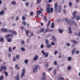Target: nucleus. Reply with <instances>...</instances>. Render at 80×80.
Instances as JSON below:
<instances>
[{"instance_id": "nucleus-1", "label": "nucleus", "mask_w": 80, "mask_h": 80, "mask_svg": "<svg viewBox=\"0 0 80 80\" xmlns=\"http://www.w3.org/2000/svg\"><path fill=\"white\" fill-rule=\"evenodd\" d=\"M54 10L55 12H58V13H60L62 11V6L60 5H59V8H58V10H57V8H58V2H56L55 3V4H54Z\"/></svg>"}, {"instance_id": "nucleus-2", "label": "nucleus", "mask_w": 80, "mask_h": 80, "mask_svg": "<svg viewBox=\"0 0 80 80\" xmlns=\"http://www.w3.org/2000/svg\"><path fill=\"white\" fill-rule=\"evenodd\" d=\"M46 11L48 13H50V12L52 13L53 12V8L52 7L50 8V4H48L47 5V7L46 9Z\"/></svg>"}, {"instance_id": "nucleus-3", "label": "nucleus", "mask_w": 80, "mask_h": 80, "mask_svg": "<svg viewBox=\"0 0 80 80\" xmlns=\"http://www.w3.org/2000/svg\"><path fill=\"white\" fill-rule=\"evenodd\" d=\"M76 13H77L76 11H74L72 13L73 17H71L72 19V20H74V19L76 18V16H77V14H76Z\"/></svg>"}, {"instance_id": "nucleus-4", "label": "nucleus", "mask_w": 80, "mask_h": 80, "mask_svg": "<svg viewBox=\"0 0 80 80\" xmlns=\"http://www.w3.org/2000/svg\"><path fill=\"white\" fill-rule=\"evenodd\" d=\"M41 52L45 58H47L48 57L49 54L48 53H45L43 51H41Z\"/></svg>"}, {"instance_id": "nucleus-5", "label": "nucleus", "mask_w": 80, "mask_h": 80, "mask_svg": "<svg viewBox=\"0 0 80 80\" xmlns=\"http://www.w3.org/2000/svg\"><path fill=\"white\" fill-rule=\"evenodd\" d=\"M25 73V69L23 68L22 71V74L21 75V78H22L24 76V75Z\"/></svg>"}, {"instance_id": "nucleus-6", "label": "nucleus", "mask_w": 80, "mask_h": 80, "mask_svg": "<svg viewBox=\"0 0 80 80\" xmlns=\"http://www.w3.org/2000/svg\"><path fill=\"white\" fill-rule=\"evenodd\" d=\"M7 70V67L5 66H2L0 68V72H2V70Z\"/></svg>"}, {"instance_id": "nucleus-7", "label": "nucleus", "mask_w": 80, "mask_h": 80, "mask_svg": "<svg viewBox=\"0 0 80 80\" xmlns=\"http://www.w3.org/2000/svg\"><path fill=\"white\" fill-rule=\"evenodd\" d=\"M38 68V66L37 65L36 66L34 67L33 70V72H34V73H35V72H36L37 71L38 69L37 68Z\"/></svg>"}, {"instance_id": "nucleus-8", "label": "nucleus", "mask_w": 80, "mask_h": 80, "mask_svg": "<svg viewBox=\"0 0 80 80\" xmlns=\"http://www.w3.org/2000/svg\"><path fill=\"white\" fill-rule=\"evenodd\" d=\"M1 31L2 32L6 33L8 32V29L7 28H2L1 29Z\"/></svg>"}, {"instance_id": "nucleus-9", "label": "nucleus", "mask_w": 80, "mask_h": 80, "mask_svg": "<svg viewBox=\"0 0 80 80\" xmlns=\"http://www.w3.org/2000/svg\"><path fill=\"white\" fill-rule=\"evenodd\" d=\"M52 31H53V30H49L48 29L46 28L45 29L44 31V33H47V32H52Z\"/></svg>"}, {"instance_id": "nucleus-10", "label": "nucleus", "mask_w": 80, "mask_h": 80, "mask_svg": "<svg viewBox=\"0 0 80 80\" xmlns=\"http://www.w3.org/2000/svg\"><path fill=\"white\" fill-rule=\"evenodd\" d=\"M38 59V56L36 55L34 56V58H33V60L34 61H36Z\"/></svg>"}, {"instance_id": "nucleus-11", "label": "nucleus", "mask_w": 80, "mask_h": 80, "mask_svg": "<svg viewBox=\"0 0 80 80\" xmlns=\"http://www.w3.org/2000/svg\"><path fill=\"white\" fill-rule=\"evenodd\" d=\"M65 20L66 23H67L69 25H70V24L71 23V22H70V21L68 20L67 18H66Z\"/></svg>"}, {"instance_id": "nucleus-12", "label": "nucleus", "mask_w": 80, "mask_h": 80, "mask_svg": "<svg viewBox=\"0 0 80 80\" xmlns=\"http://www.w3.org/2000/svg\"><path fill=\"white\" fill-rule=\"evenodd\" d=\"M15 77L16 78V80H20L19 74H18Z\"/></svg>"}, {"instance_id": "nucleus-13", "label": "nucleus", "mask_w": 80, "mask_h": 80, "mask_svg": "<svg viewBox=\"0 0 80 80\" xmlns=\"http://www.w3.org/2000/svg\"><path fill=\"white\" fill-rule=\"evenodd\" d=\"M52 39L53 42H57V39L55 38V37L54 36H52Z\"/></svg>"}, {"instance_id": "nucleus-14", "label": "nucleus", "mask_w": 80, "mask_h": 80, "mask_svg": "<svg viewBox=\"0 0 80 80\" xmlns=\"http://www.w3.org/2000/svg\"><path fill=\"white\" fill-rule=\"evenodd\" d=\"M46 47L47 48H51V47H52V45H51V44H47V45H46Z\"/></svg>"}, {"instance_id": "nucleus-15", "label": "nucleus", "mask_w": 80, "mask_h": 80, "mask_svg": "<svg viewBox=\"0 0 80 80\" xmlns=\"http://www.w3.org/2000/svg\"><path fill=\"white\" fill-rule=\"evenodd\" d=\"M9 37H13V34H8L6 35V38H8Z\"/></svg>"}, {"instance_id": "nucleus-16", "label": "nucleus", "mask_w": 80, "mask_h": 80, "mask_svg": "<svg viewBox=\"0 0 80 80\" xmlns=\"http://www.w3.org/2000/svg\"><path fill=\"white\" fill-rule=\"evenodd\" d=\"M42 13V12L40 10H38L37 12V14L38 15H40V13Z\"/></svg>"}, {"instance_id": "nucleus-17", "label": "nucleus", "mask_w": 80, "mask_h": 80, "mask_svg": "<svg viewBox=\"0 0 80 80\" xmlns=\"http://www.w3.org/2000/svg\"><path fill=\"white\" fill-rule=\"evenodd\" d=\"M58 80H64L65 78L63 77H59L58 78Z\"/></svg>"}, {"instance_id": "nucleus-18", "label": "nucleus", "mask_w": 80, "mask_h": 80, "mask_svg": "<svg viewBox=\"0 0 80 80\" xmlns=\"http://www.w3.org/2000/svg\"><path fill=\"white\" fill-rule=\"evenodd\" d=\"M11 3L12 5H15L17 4V2H16V1H14L11 2Z\"/></svg>"}, {"instance_id": "nucleus-19", "label": "nucleus", "mask_w": 80, "mask_h": 80, "mask_svg": "<svg viewBox=\"0 0 80 80\" xmlns=\"http://www.w3.org/2000/svg\"><path fill=\"white\" fill-rule=\"evenodd\" d=\"M14 35H17V32L15 30H13L12 33Z\"/></svg>"}, {"instance_id": "nucleus-20", "label": "nucleus", "mask_w": 80, "mask_h": 80, "mask_svg": "<svg viewBox=\"0 0 80 80\" xmlns=\"http://www.w3.org/2000/svg\"><path fill=\"white\" fill-rule=\"evenodd\" d=\"M42 2V0H37L36 3L37 4H39V3H41Z\"/></svg>"}, {"instance_id": "nucleus-21", "label": "nucleus", "mask_w": 80, "mask_h": 80, "mask_svg": "<svg viewBox=\"0 0 80 80\" xmlns=\"http://www.w3.org/2000/svg\"><path fill=\"white\" fill-rule=\"evenodd\" d=\"M51 22V21H50V20H49V21L48 22V24L47 25V28L49 27V26L50 25V24Z\"/></svg>"}, {"instance_id": "nucleus-22", "label": "nucleus", "mask_w": 80, "mask_h": 80, "mask_svg": "<svg viewBox=\"0 0 80 80\" xmlns=\"http://www.w3.org/2000/svg\"><path fill=\"white\" fill-rule=\"evenodd\" d=\"M55 27V24L53 22H52V25H51V28H53Z\"/></svg>"}, {"instance_id": "nucleus-23", "label": "nucleus", "mask_w": 80, "mask_h": 80, "mask_svg": "<svg viewBox=\"0 0 80 80\" xmlns=\"http://www.w3.org/2000/svg\"><path fill=\"white\" fill-rule=\"evenodd\" d=\"M15 67L16 68H17V70H20V67H18V64L15 65Z\"/></svg>"}, {"instance_id": "nucleus-24", "label": "nucleus", "mask_w": 80, "mask_h": 80, "mask_svg": "<svg viewBox=\"0 0 80 80\" xmlns=\"http://www.w3.org/2000/svg\"><path fill=\"white\" fill-rule=\"evenodd\" d=\"M72 30V28L70 27H69L68 28V30L69 31V33H72V31L71 30Z\"/></svg>"}, {"instance_id": "nucleus-25", "label": "nucleus", "mask_w": 80, "mask_h": 80, "mask_svg": "<svg viewBox=\"0 0 80 80\" xmlns=\"http://www.w3.org/2000/svg\"><path fill=\"white\" fill-rule=\"evenodd\" d=\"M44 20L45 22H47L48 20L47 18L45 16H44Z\"/></svg>"}, {"instance_id": "nucleus-26", "label": "nucleus", "mask_w": 80, "mask_h": 80, "mask_svg": "<svg viewBox=\"0 0 80 80\" xmlns=\"http://www.w3.org/2000/svg\"><path fill=\"white\" fill-rule=\"evenodd\" d=\"M13 32V30L9 29L7 32V33H9V32H10V33H12Z\"/></svg>"}, {"instance_id": "nucleus-27", "label": "nucleus", "mask_w": 80, "mask_h": 80, "mask_svg": "<svg viewBox=\"0 0 80 80\" xmlns=\"http://www.w3.org/2000/svg\"><path fill=\"white\" fill-rule=\"evenodd\" d=\"M30 32V31L29 30H27L26 32V35L28 37H30V36H28V32Z\"/></svg>"}, {"instance_id": "nucleus-28", "label": "nucleus", "mask_w": 80, "mask_h": 80, "mask_svg": "<svg viewBox=\"0 0 80 80\" xmlns=\"http://www.w3.org/2000/svg\"><path fill=\"white\" fill-rule=\"evenodd\" d=\"M4 14V11L2 10L0 12V15H2Z\"/></svg>"}, {"instance_id": "nucleus-29", "label": "nucleus", "mask_w": 80, "mask_h": 80, "mask_svg": "<svg viewBox=\"0 0 80 80\" xmlns=\"http://www.w3.org/2000/svg\"><path fill=\"white\" fill-rule=\"evenodd\" d=\"M75 51H76L75 49H73L72 50V54H73L75 52Z\"/></svg>"}, {"instance_id": "nucleus-30", "label": "nucleus", "mask_w": 80, "mask_h": 80, "mask_svg": "<svg viewBox=\"0 0 80 80\" xmlns=\"http://www.w3.org/2000/svg\"><path fill=\"white\" fill-rule=\"evenodd\" d=\"M0 42H4V39H3V38H2L0 39Z\"/></svg>"}, {"instance_id": "nucleus-31", "label": "nucleus", "mask_w": 80, "mask_h": 80, "mask_svg": "<svg viewBox=\"0 0 80 80\" xmlns=\"http://www.w3.org/2000/svg\"><path fill=\"white\" fill-rule=\"evenodd\" d=\"M7 40L8 42H12V39L10 38L7 39Z\"/></svg>"}, {"instance_id": "nucleus-32", "label": "nucleus", "mask_w": 80, "mask_h": 80, "mask_svg": "<svg viewBox=\"0 0 80 80\" xmlns=\"http://www.w3.org/2000/svg\"><path fill=\"white\" fill-rule=\"evenodd\" d=\"M22 23L24 25H27V22H26V21H23Z\"/></svg>"}, {"instance_id": "nucleus-33", "label": "nucleus", "mask_w": 80, "mask_h": 80, "mask_svg": "<svg viewBox=\"0 0 80 80\" xmlns=\"http://www.w3.org/2000/svg\"><path fill=\"white\" fill-rule=\"evenodd\" d=\"M54 65H58V63H57V61H55L54 62Z\"/></svg>"}, {"instance_id": "nucleus-34", "label": "nucleus", "mask_w": 80, "mask_h": 80, "mask_svg": "<svg viewBox=\"0 0 80 80\" xmlns=\"http://www.w3.org/2000/svg\"><path fill=\"white\" fill-rule=\"evenodd\" d=\"M53 73L54 75H55L57 74V70H55L53 72Z\"/></svg>"}, {"instance_id": "nucleus-35", "label": "nucleus", "mask_w": 80, "mask_h": 80, "mask_svg": "<svg viewBox=\"0 0 80 80\" xmlns=\"http://www.w3.org/2000/svg\"><path fill=\"white\" fill-rule=\"evenodd\" d=\"M9 51L10 52H11L12 51V48L9 47Z\"/></svg>"}, {"instance_id": "nucleus-36", "label": "nucleus", "mask_w": 80, "mask_h": 80, "mask_svg": "<svg viewBox=\"0 0 80 80\" xmlns=\"http://www.w3.org/2000/svg\"><path fill=\"white\" fill-rule=\"evenodd\" d=\"M59 33H63V31L60 29H59Z\"/></svg>"}, {"instance_id": "nucleus-37", "label": "nucleus", "mask_w": 80, "mask_h": 80, "mask_svg": "<svg viewBox=\"0 0 80 80\" xmlns=\"http://www.w3.org/2000/svg\"><path fill=\"white\" fill-rule=\"evenodd\" d=\"M22 19L23 20H25L26 19V18L25 17L23 16L22 17Z\"/></svg>"}, {"instance_id": "nucleus-38", "label": "nucleus", "mask_w": 80, "mask_h": 80, "mask_svg": "<svg viewBox=\"0 0 80 80\" xmlns=\"http://www.w3.org/2000/svg\"><path fill=\"white\" fill-rule=\"evenodd\" d=\"M66 45L68 47H70V44L69 42H67L66 43Z\"/></svg>"}, {"instance_id": "nucleus-39", "label": "nucleus", "mask_w": 80, "mask_h": 80, "mask_svg": "<svg viewBox=\"0 0 80 80\" xmlns=\"http://www.w3.org/2000/svg\"><path fill=\"white\" fill-rule=\"evenodd\" d=\"M68 61H71L72 60V57H69L68 58Z\"/></svg>"}, {"instance_id": "nucleus-40", "label": "nucleus", "mask_w": 80, "mask_h": 80, "mask_svg": "<svg viewBox=\"0 0 80 80\" xmlns=\"http://www.w3.org/2000/svg\"><path fill=\"white\" fill-rule=\"evenodd\" d=\"M43 31H44V29L42 28L40 31V32H41V33H42H42H43Z\"/></svg>"}, {"instance_id": "nucleus-41", "label": "nucleus", "mask_w": 80, "mask_h": 80, "mask_svg": "<svg viewBox=\"0 0 80 80\" xmlns=\"http://www.w3.org/2000/svg\"><path fill=\"white\" fill-rule=\"evenodd\" d=\"M69 7H72V2H70L69 3Z\"/></svg>"}, {"instance_id": "nucleus-42", "label": "nucleus", "mask_w": 80, "mask_h": 80, "mask_svg": "<svg viewBox=\"0 0 80 80\" xmlns=\"http://www.w3.org/2000/svg\"><path fill=\"white\" fill-rule=\"evenodd\" d=\"M51 45H55V42H51Z\"/></svg>"}, {"instance_id": "nucleus-43", "label": "nucleus", "mask_w": 80, "mask_h": 80, "mask_svg": "<svg viewBox=\"0 0 80 80\" xmlns=\"http://www.w3.org/2000/svg\"><path fill=\"white\" fill-rule=\"evenodd\" d=\"M16 59H19V58H20V56L19 55H17L16 56Z\"/></svg>"}, {"instance_id": "nucleus-44", "label": "nucleus", "mask_w": 80, "mask_h": 80, "mask_svg": "<svg viewBox=\"0 0 80 80\" xmlns=\"http://www.w3.org/2000/svg\"><path fill=\"white\" fill-rule=\"evenodd\" d=\"M21 50L22 51H25V48H21Z\"/></svg>"}, {"instance_id": "nucleus-45", "label": "nucleus", "mask_w": 80, "mask_h": 80, "mask_svg": "<svg viewBox=\"0 0 80 80\" xmlns=\"http://www.w3.org/2000/svg\"><path fill=\"white\" fill-rule=\"evenodd\" d=\"M52 68H49V69H48V72H50V71L52 70Z\"/></svg>"}, {"instance_id": "nucleus-46", "label": "nucleus", "mask_w": 80, "mask_h": 80, "mask_svg": "<svg viewBox=\"0 0 80 80\" xmlns=\"http://www.w3.org/2000/svg\"><path fill=\"white\" fill-rule=\"evenodd\" d=\"M28 60L27 59H25V60H24V62L25 63H28Z\"/></svg>"}, {"instance_id": "nucleus-47", "label": "nucleus", "mask_w": 80, "mask_h": 80, "mask_svg": "<svg viewBox=\"0 0 80 80\" xmlns=\"http://www.w3.org/2000/svg\"><path fill=\"white\" fill-rule=\"evenodd\" d=\"M45 43L46 44H48V39H46L45 41Z\"/></svg>"}, {"instance_id": "nucleus-48", "label": "nucleus", "mask_w": 80, "mask_h": 80, "mask_svg": "<svg viewBox=\"0 0 80 80\" xmlns=\"http://www.w3.org/2000/svg\"><path fill=\"white\" fill-rule=\"evenodd\" d=\"M71 66H68V70H71Z\"/></svg>"}, {"instance_id": "nucleus-49", "label": "nucleus", "mask_w": 80, "mask_h": 80, "mask_svg": "<svg viewBox=\"0 0 80 80\" xmlns=\"http://www.w3.org/2000/svg\"><path fill=\"white\" fill-rule=\"evenodd\" d=\"M5 74L6 76H7H7H8V72H7V71H5Z\"/></svg>"}, {"instance_id": "nucleus-50", "label": "nucleus", "mask_w": 80, "mask_h": 80, "mask_svg": "<svg viewBox=\"0 0 80 80\" xmlns=\"http://www.w3.org/2000/svg\"><path fill=\"white\" fill-rule=\"evenodd\" d=\"M33 12H30V15H31V16H32V15H33Z\"/></svg>"}, {"instance_id": "nucleus-51", "label": "nucleus", "mask_w": 80, "mask_h": 80, "mask_svg": "<svg viewBox=\"0 0 80 80\" xmlns=\"http://www.w3.org/2000/svg\"><path fill=\"white\" fill-rule=\"evenodd\" d=\"M72 42H73L74 43H77V41L75 40H72Z\"/></svg>"}, {"instance_id": "nucleus-52", "label": "nucleus", "mask_w": 80, "mask_h": 80, "mask_svg": "<svg viewBox=\"0 0 80 80\" xmlns=\"http://www.w3.org/2000/svg\"><path fill=\"white\" fill-rule=\"evenodd\" d=\"M77 20H80V16H78V17L77 18Z\"/></svg>"}, {"instance_id": "nucleus-53", "label": "nucleus", "mask_w": 80, "mask_h": 80, "mask_svg": "<svg viewBox=\"0 0 80 80\" xmlns=\"http://www.w3.org/2000/svg\"><path fill=\"white\" fill-rule=\"evenodd\" d=\"M57 53H58V51H54V55H56Z\"/></svg>"}, {"instance_id": "nucleus-54", "label": "nucleus", "mask_w": 80, "mask_h": 80, "mask_svg": "<svg viewBox=\"0 0 80 80\" xmlns=\"http://www.w3.org/2000/svg\"><path fill=\"white\" fill-rule=\"evenodd\" d=\"M46 67H48V63H46Z\"/></svg>"}, {"instance_id": "nucleus-55", "label": "nucleus", "mask_w": 80, "mask_h": 80, "mask_svg": "<svg viewBox=\"0 0 80 80\" xmlns=\"http://www.w3.org/2000/svg\"><path fill=\"white\" fill-rule=\"evenodd\" d=\"M15 60H16V58H15V57L14 56L13 58V62H15Z\"/></svg>"}, {"instance_id": "nucleus-56", "label": "nucleus", "mask_w": 80, "mask_h": 80, "mask_svg": "<svg viewBox=\"0 0 80 80\" xmlns=\"http://www.w3.org/2000/svg\"><path fill=\"white\" fill-rule=\"evenodd\" d=\"M63 12H64V14H66V13H67V12L65 10H63Z\"/></svg>"}, {"instance_id": "nucleus-57", "label": "nucleus", "mask_w": 80, "mask_h": 80, "mask_svg": "<svg viewBox=\"0 0 80 80\" xmlns=\"http://www.w3.org/2000/svg\"><path fill=\"white\" fill-rule=\"evenodd\" d=\"M21 42L22 44H24L25 43V42H24V41H21Z\"/></svg>"}, {"instance_id": "nucleus-58", "label": "nucleus", "mask_w": 80, "mask_h": 80, "mask_svg": "<svg viewBox=\"0 0 80 80\" xmlns=\"http://www.w3.org/2000/svg\"><path fill=\"white\" fill-rule=\"evenodd\" d=\"M25 5L26 6H28V5H29V3L28 2H26L25 3Z\"/></svg>"}, {"instance_id": "nucleus-59", "label": "nucleus", "mask_w": 80, "mask_h": 80, "mask_svg": "<svg viewBox=\"0 0 80 80\" xmlns=\"http://www.w3.org/2000/svg\"><path fill=\"white\" fill-rule=\"evenodd\" d=\"M19 19V18L18 17H16V20L17 21Z\"/></svg>"}, {"instance_id": "nucleus-60", "label": "nucleus", "mask_w": 80, "mask_h": 80, "mask_svg": "<svg viewBox=\"0 0 80 80\" xmlns=\"http://www.w3.org/2000/svg\"><path fill=\"white\" fill-rule=\"evenodd\" d=\"M11 54L10 53H9L8 55V57L10 58V57L11 56Z\"/></svg>"}, {"instance_id": "nucleus-61", "label": "nucleus", "mask_w": 80, "mask_h": 80, "mask_svg": "<svg viewBox=\"0 0 80 80\" xmlns=\"http://www.w3.org/2000/svg\"><path fill=\"white\" fill-rule=\"evenodd\" d=\"M80 53V51H77L76 52V53Z\"/></svg>"}, {"instance_id": "nucleus-62", "label": "nucleus", "mask_w": 80, "mask_h": 80, "mask_svg": "<svg viewBox=\"0 0 80 80\" xmlns=\"http://www.w3.org/2000/svg\"><path fill=\"white\" fill-rule=\"evenodd\" d=\"M72 23L74 24V25H75L76 26H77V24L75 22H72Z\"/></svg>"}, {"instance_id": "nucleus-63", "label": "nucleus", "mask_w": 80, "mask_h": 80, "mask_svg": "<svg viewBox=\"0 0 80 80\" xmlns=\"http://www.w3.org/2000/svg\"><path fill=\"white\" fill-rule=\"evenodd\" d=\"M41 48H43V44L41 45Z\"/></svg>"}, {"instance_id": "nucleus-64", "label": "nucleus", "mask_w": 80, "mask_h": 80, "mask_svg": "<svg viewBox=\"0 0 80 80\" xmlns=\"http://www.w3.org/2000/svg\"><path fill=\"white\" fill-rule=\"evenodd\" d=\"M30 35L31 36H33V32H31Z\"/></svg>"}]
</instances>
